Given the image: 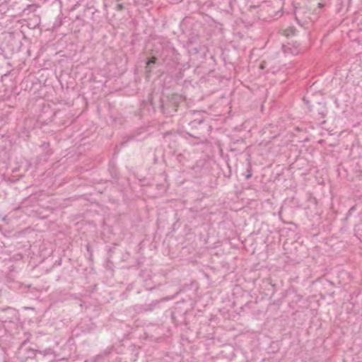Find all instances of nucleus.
Masks as SVG:
<instances>
[{
  "label": "nucleus",
  "mask_w": 362,
  "mask_h": 362,
  "mask_svg": "<svg viewBox=\"0 0 362 362\" xmlns=\"http://www.w3.org/2000/svg\"><path fill=\"white\" fill-rule=\"evenodd\" d=\"M182 154H179L177 156V159L180 161L182 160Z\"/></svg>",
  "instance_id": "nucleus-12"
},
{
  "label": "nucleus",
  "mask_w": 362,
  "mask_h": 362,
  "mask_svg": "<svg viewBox=\"0 0 362 362\" xmlns=\"http://www.w3.org/2000/svg\"><path fill=\"white\" fill-rule=\"evenodd\" d=\"M41 148H42L43 150L46 151L47 155H51L52 153V151L49 149V143L44 142L41 145Z\"/></svg>",
  "instance_id": "nucleus-6"
},
{
  "label": "nucleus",
  "mask_w": 362,
  "mask_h": 362,
  "mask_svg": "<svg viewBox=\"0 0 362 362\" xmlns=\"http://www.w3.org/2000/svg\"><path fill=\"white\" fill-rule=\"evenodd\" d=\"M245 177L246 180H248L249 178H250L252 177V172H251L250 168L249 169H247V173Z\"/></svg>",
  "instance_id": "nucleus-11"
},
{
  "label": "nucleus",
  "mask_w": 362,
  "mask_h": 362,
  "mask_svg": "<svg viewBox=\"0 0 362 362\" xmlns=\"http://www.w3.org/2000/svg\"><path fill=\"white\" fill-rule=\"evenodd\" d=\"M124 8V7L122 4H117L115 6V9L118 11H122Z\"/></svg>",
  "instance_id": "nucleus-10"
},
{
  "label": "nucleus",
  "mask_w": 362,
  "mask_h": 362,
  "mask_svg": "<svg viewBox=\"0 0 362 362\" xmlns=\"http://www.w3.org/2000/svg\"><path fill=\"white\" fill-rule=\"evenodd\" d=\"M37 352L40 354H42L43 356H47V355H52L54 354V351L53 350V349L52 348H47L44 350H37Z\"/></svg>",
  "instance_id": "nucleus-5"
},
{
  "label": "nucleus",
  "mask_w": 362,
  "mask_h": 362,
  "mask_svg": "<svg viewBox=\"0 0 362 362\" xmlns=\"http://www.w3.org/2000/svg\"><path fill=\"white\" fill-rule=\"evenodd\" d=\"M37 350L29 349L27 351V358H34L36 356Z\"/></svg>",
  "instance_id": "nucleus-7"
},
{
  "label": "nucleus",
  "mask_w": 362,
  "mask_h": 362,
  "mask_svg": "<svg viewBox=\"0 0 362 362\" xmlns=\"http://www.w3.org/2000/svg\"><path fill=\"white\" fill-rule=\"evenodd\" d=\"M177 95H173L170 100L165 103H162L160 105V109L162 112L167 117L173 116L177 112V100L178 99Z\"/></svg>",
  "instance_id": "nucleus-3"
},
{
  "label": "nucleus",
  "mask_w": 362,
  "mask_h": 362,
  "mask_svg": "<svg viewBox=\"0 0 362 362\" xmlns=\"http://www.w3.org/2000/svg\"><path fill=\"white\" fill-rule=\"evenodd\" d=\"M156 61H157V58L156 57H152L147 61L146 64H147V66H148L151 64H155L156 62Z\"/></svg>",
  "instance_id": "nucleus-8"
},
{
  "label": "nucleus",
  "mask_w": 362,
  "mask_h": 362,
  "mask_svg": "<svg viewBox=\"0 0 362 362\" xmlns=\"http://www.w3.org/2000/svg\"><path fill=\"white\" fill-rule=\"evenodd\" d=\"M318 115L320 116V119H324L326 117L327 111L325 110L322 111H318Z\"/></svg>",
  "instance_id": "nucleus-9"
},
{
  "label": "nucleus",
  "mask_w": 362,
  "mask_h": 362,
  "mask_svg": "<svg viewBox=\"0 0 362 362\" xmlns=\"http://www.w3.org/2000/svg\"><path fill=\"white\" fill-rule=\"evenodd\" d=\"M18 320L17 310L11 307L0 309V322L2 323H11Z\"/></svg>",
  "instance_id": "nucleus-2"
},
{
  "label": "nucleus",
  "mask_w": 362,
  "mask_h": 362,
  "mask_svg": "<svg viewBox=\"0 0 362 362\" xmlns=\"http://www.w3.org/2000/svg\"><path fill=\"white\" fill-rule=\"evenodd\" d=\"M187 122L189 132L187 134L194 138L199 136L206 131H209V124L200 112H194L185 119Z\"/></svg>",
  "instance_id": "nucleus-1"
},
{
  "label": "nucleus",
  "mask_w": 362,
  "mask_h": 362,
  "mask_svg": "<svg viewBox=\"0 0 362 362\" xmlns=\"http://www.w3.org/2000/svg\"><path fill=\"white\" fill-rule=\"evenodd\" d=\"M158 301L153 300L150 304H146L142 306L141 310L144 312L152 311L155 307L158 305Z\"/></svg>",
  "instance_id": "nucleus-4"
}]
</instances>
